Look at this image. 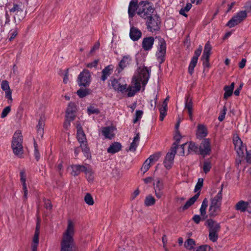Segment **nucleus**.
Masks as SVG:
<instances>
[{
  "mask_svg": "<svg viewBox=\"0 0 251 251\" xmlns=\"http://www.w3.org/2000/svg\"><path fill=\"white\" fill-rule=\"evenodd\" d=\"M20 180L22 183V185L26 184V175L25 174V171L22 170L20 172Z\"/></svg>",
  "mask_w": 251,
  "mask_h": 251,
  "instance_id": "50",
  "label": "nucleus"
},
{
  "mask_svg": "<svg viewBox=\"0 0 251 251\" xmlns=\"http://www.w3.org/2000/svg\"><path fill=\"white\" fill-rule=\"evenodd\" d=\"M201 60L203 61V65L205 68H209L210 64L209 63V58L201 57Z\"/></svg>",
  "mask_w": 251,
  "mask_h": 251,
  "instance_id": "61",
  "label": "nucleus"
},
{
  "mask_svg": "<svg viewBox=\"0 0 251 251\" xmlns=\"http://www.w3.org/2000/svg\"><path fill=\"white\" fill-rule=\"evenodd\" d=\"M39 234L34 233L32 240V243L39 244Z\"/></svg>",
  "mask_w": 251,
  "mask_h": 251,
  "instance_id": "64",
  "label": "nucleus"
},
{
  "mask_svg": "<svg viewBox=\"0 0 251 251\" xmlns=\"http://www.w3.org/2000/svg\"><path fill=\"white\" fill-rule=\"evenodd\" d=\"M143 111L142 110H137L135 113V118L133 120V123H136L141 118L143 115Z\"/></svg>",
  "mask_w": 251,
  "mask_h": 251,
  "instance_id": "54",
  "label": "nucleus"
},
{
  "mask_svg": "<svg viewBox=\"0 0 251 251\" xmlns=\"http://www.w3.org/2000/svg\"><path fill=\"white\" fill-rule=\"evenodd\" d=\"M199 150L201 154L203 155L209 154L211 151V145L209 139L205 138L203 140L200 146Z\"/></svg>",
  "mask_w": 251,
  "mask_h": 251,
  "instance_id": "12",
  "label": "nucleus"
},
{
  "mask_svg": "<svg viewBox=\"0 0 251 251\" xmlns=\"http://www.w3.org/2000/svg\"><path fill=\"white\" fill-rule=\"evenodd\" d=\"M199 195L200 192L198 193L194 196H193L192 198H190L188 201H187L185 205L182 207L183 210H185L188 209L192 205H193L198 199Z\"/></svg>",
  "mask_w": 251,
  "mask_h": 251,
  "instance_id": "36",
  "label": "nucleus"
},
{
  "mask_svg": "<svg viewBox=\"0 0 251 251\" xmlns=\"http://www.w3.org/2000/svg\"><path fill=\"white\" fill-rule=\"evenodd\" d=\"M234 85V82H232L230 86L226 85L224 87V90L225 91V93L224 95V99L226 100L232 95Z\"/></svg>",
  "mask_w": 251,
  "mask_h": 251,
  "instance_id": "32",
  "label": "nucleus"
},
{
  "mask_svg": "<svg viewBox=\"0 0 251 251\" xmlns=\"http://www.w3.org/2000/svg\"><path fill=\"white\" fill-rule=\"evenodd\" d=\"M83 172L85 174V177L87 181L89 183H93L95 180V172L92 168L89 165L86 164Z\"/></svg>",
  "mask_w": 251,
  "mask_h": 251,
  "instance_id": "16",
  "label": "nucleus"
},
{
  "mask_svg": "<svg viewBox=\"0 0 251 251\" xmlns=\"http://www.w3.org/2000/svg\"><path fill=\"white\" fill-rule=\"evenodd\" d=\"M140 139V134L139 133H137L136 134V136L134 137L132 142L131 143L130 147L127 151L134 152L136 150Z\"/></svg>",
  "mask_w": 251,
  "mask_h": 251,
  "instance_id": "30",
  "label": "nucleus"
},
{
  "mask_svg": "<svg viewBox=\"0 0 251 251\" xmlns=\"http://www.w3.org/2000/svg\"><path fill=\"white\" fill-rule=\"evenodd\" d=\"M76 106L75 103L70 102L66 109V112L76 113Z\"/></svg>",
  "mask_w": 251,
  "mask_h": 251,
  "instance_id": "46",
  "label": "nucleus"
},
{
  "mask_svg": "<svg viewBox=\"0 0 251 251\" xmlns=\"http://www.w3.org/2000/svg\"><path fill=\"white\" fill-rule=\"evenodd\" d=\"M153 11L154 9L150 2L148 1H140L139 10L137 11V13L142 18H148L151 16Z\"/></svg>",
  "mask_w": 251,
  "mask_h": 251,
  "instance_id": "6",
  "label": "nucleus"
},
{
  "mask_svg": "<svg viewBox=\"0 0 251 251\" xmlns=\"http://www.w3.org/2000/svg\"><path fill=\"white\" fill-rule=\"evenodd\" d=\"M151 70L144 65L140 66L132 77V80L145 86L150 77Z\"/></svg>",
  "mask_w": 251,
  "mask_h": 251,
  "instance_id": "3",
  "label": "nucleus"
},
{
  "mask_svg": "<svg viewBox=\"0 0 251 251\" xmlns=\"http://www.w3.org/2000/svg\"><path fill=\"white\" fill-rule=\"evenodd\" d=\"M233 141L237 153L239 156H242L244 154V147L242 140L238 136H236L234 137Z\"/></svg>",
  "mask_w": 251,
  "mask_h": 251,
  "instance_id": "14",
  "label": "nucleus"
},
{
  "mask_svg": "<svg viewBox=\"0 0 251 251\" xmlns=\"http://www.w3.org/2000/svg\"><path fill=\"white\" fill-rule=\"evenodd\" d=\"M148 21L147 22V24L148 30L151 32L158 31L160 28V23L158 17L151 16L148 17Z\"/></svg>",
  "mask_w": 251,
  "mask_h": 251,
  "instance_id": "9",
  "label": "nucleus"
},
{
  "mask_svg": "<svg viewBox=\"0 0 251 251\" xmlns=\"http://www.w3.org/2000/svg\"><path fill=\"white\" fill-rule=\"evenodd\" d=\"M141 87V86L140 83L132 80L131 84L128 87L126 86V93H127V96L128 97L134 96L137 92L140 90Z\"/></svg>",
  "mask_w": 251,
  "mask_h": 251,
  "instance_id": "11",
  "label": "nucleus"
},
{
  "mask_svg": "<svg viewBox=\"0 0 251 251\" xmlns=\"http://www.w3.org/2000/svg\"><path fill=\"white\" fill-rule=\"evenodd\" d=\"M208 237L210 240L213 242H215L218 238V232L209 231Z\"/></svg>",
  "mask_w": 251,
  "mask_h": 251,
  "instance_id": "49",
  "label": "nucleus"
},
{
  "mask_svg": "<svg viewBox=\"0 0 251 251\" xmlns=\"http://www.w3.org/2000/svg\"><path fill=\"white\" fill-rule=\"evenodd\" d=\"M45 126V117H41L37 125V134L38 135L42 137L44 134V127Z\"/></svg>",
  "mask_w": 251,
  "mask_h": 251,
  "instance_id": "35",
  "label": "nucleus"
},
{
  "mask_svg": "<svg viewBox=\"0 0 251 251\" xmlns=\"http://www.w3.org/2000/svg\"><path fill=\"white\" fill-rule=\"evenodd\" d=\"M186 147L188 148V151H186V155H188L193 151H196L198 150V147L194 143H187V146H186Z\"/></svg>",
  "mask_w": 251,
  "mask_h": 251,
  "instance_id": "43",
  "label": "nucleus"
},
{
  "mask_svg": "<svg viewBox=\"0 0 251 251\" xmlns=\"http://www.w3.org/2000/svg\"><path fill=\"white\" fill-rule=\"evenodd\" d=\"M76 128L77 138L78 142L80 143V144L86 143L87 142L86 137L79 123L77 124Z\"/></svg>",
  "mask_w": 251,
  "mask_h": 251,
  "instance_id": "25",
  "label": "nucleus"
},
{
  "mask_svg": "<svg viewBox=\"0 0 251 251\" xmlns=\"http://www.w3.org/2000/svg\"><path fill=\"white\" fill-rule=\"evenodd\" d=\"M211 164L208 162H204L203 163V169L205 173L208 172L211 169Z\"/></svg>",
  "mask_w": 251,
  "mask_h": 251,
  "instance_id": "57",
  "label": "nucleus"
},
{
  "mask_svg": "<svg viewBox=\"0 0 251 251\" xmlns=\"http://www.w3.org/2000/svg\"><path fill=\"white\" fill-rule=\"evenodd\" d=\"M156 38L158 40L159 46L158 58L161 63L163 61V58L166 53V43L163 38L160 37H156Z\"/></svg>",
  "mask_w": 251,
  "mask_h": 251,
  "instance_id": "15",
  "label": "nucleus"
},
{
  "mask_svg": "<svg viewBox=\"0 0 251 251\" xmlns=\"http://www.w3.org/2000/svg\"><path fill=\"white\" fill-rule=\"evenodd\" d=\"M122 149V145L118 142H114L107 149V152L110 153L114 154L120 151Z\"/></svg>",
  "mask_w": 251,
  "mask_h": 251,
  "instance_id": "34",
  "label": "nucleus"
},
{
  "mask_svg": "<svg viewBox=\"0 0 251 251\" xmlns=\"http://www.w3.org/2000/svg\"><path fill=\"white\" fill-rule=\"evenodd\" d=\"M193 107L192 98L187 96L185 100V108L188 110L190 119L191 120L193 119Z\"/></svg>",
  "mask_w": 251,
  "mask_h": 251,
  "instance_id": "27",
  "label": "nucleus"
},
{
  "mask_svg": "<svg viewBox=\"0 0 251 251\" xmlns=\"http://www.w3.org/2000/svg\"><path fill=\"white\" fill-rule=\"evenodd\" d=\"M113 126H107L102 128L101 132L106 138L111 139L114 136Z\"/></svg>",
  "mask_w": 251,
  "mask_h": 251,
  "instance_id": "28",
  "label": "nucleus"
},
{
  "mask_svg": "<svg viewBox=\"0 0 251 251\" xmlns=\"http://www.w3.org/2000/svg\"><path fill=\"white\" fill-rule=\"evenodd\" d=\"M1 89L5 92V97L9 101L8 102H12V91L10 89L8 82L7 80H3L1 83Z\"/></svg>",
  "mask_w": 251,
  "mask_h": 251,
  "instance_id": "17",
  "label": "nucleus"
},
{
  "mask_svg": "<svg viewBox=\"0 0 251 251\" xmlns=\"http://www.w3.org/2000/svg\"><path fill=\"white\" fill-rule=\"evenodd\" d=\"M131 58L128 55L124 56L119 63L118 72H121L124 68L130 64Z\"/></svg>",
  "mask_w": 251,
  "mask_h": 251,
  "instance_id": "20",
  "label": "nucleus"
},
{
  "mask_svg": "<svg viewBox=\"0 0 251 251\" xmlns=\"http://www.w3.org/2000/svg\"><path fill=\"white\" fill-rule=\"evenodd\" d=\"M222 185L221 191L214 198L211 199L208 209L210 217H215L218 215L221 211L222 200Z\"/></svg>",
  "mask_w": 251,
  "mask_h": 251,
  "instance_id": "2",
  "label": "nucleus"
},
{
  "mask_svg": "<svg viewBox=\"0 0 251 251\" xmlns=\"http://www.w3.org/2000/svg\"><path fill=\"white\" fill-rule=\"evenodd\" d=\"M201 220H202L201 217L198 215H195L193 217V220L197 224L200 222Z\"/></svg>",
  "mask_w": 251,
  "mask_h": 251,
  "instance_id": "63",
  "label": "nucleus"
},
{
  "mask_svg": "<svg viewBox=\"0 0 251 251\" xmlns=\"http://www.w3.org/2000/svg\"><path fill=\"white\" fill-rule=\"evenodd\" d=\"M75 114L76 113L66 112L65 118L67 119V120L73 121L76 116Z\"/></svg>",
  "mask_w": 251,
  "mask_h": 251,
  "instance_id": "55",
  "label": "nucleus"
},
{
  "mask_svg": "<svg viewBox=\"0 0 251 251\" xmlns=\"http://www.w3.org/2000/svg\"><path fill=\"white\" fill-rule=\"evenodd\" d=\"M75 225L71 219L67 220V227L60 241V251H77L74 240Z\"/></svg>",
  "mask_w": 251,
  "mask_h": 251,
  "instance_id": "1",
  "label": "nucleus"
},
{
  "mask_svg": "<svg viewBox=\"0 0 251 251\" xmlns=\"http://www.w3.org/2000/svg\"><path fill=\"white\" fill-rule=\"evenodd\" d=\"M195 245V241L191 238L188 239L184 243L185 247L189 250L194 249Z\"/></svg>",
  "mask_w": 251,
  "mask_h": 251,
  "instance_id": "42",
  "label": "nucleus"
},
{
  "mask_svg": "<svg viewBox=\"0 0 251 251\" xmlns=\"http://www.w3.org/2000/svg\"><path fill=\"white\" fill-rule=\"evenodd\" d=\"M155 198L151 195L147 196L144 200V204L146 206H151L153 205L155 203Z\"/></svg>",
  "mask_w": 251,
  "mask_h": 251,
  "instance_id": "39",
  "label": "nucleus"
},
{
  "mask_svg": "<svg viewBox=\"0 0 251 251\" xmlns=\"http://www.w3.org/2000/svg\"><path fill=\"white\" fill-rule=\"evenodd\" d=\"M162 241L163 242V247L166 251H168V249L167 248V238L166 235H163L162 237Z\"/></svg>",
  "mask_w": 251,
  "mask_h": 251,
  "instance_id": "60",
  "label": "nucleus"
},
{
  "mask_svg": "<svg viewBox=\"0 0 251 251\" xmlns=\"http://www.w3.org/2000/svg\"><path fill=\"white\" fill-rule=\"evenodd\" d=\"M167 108V102H163L161 107L159 109L160 117L159 119L161 121L164 120L165 116L166 115Z\"/></svg>",
  "mask_w": 251,
  "mask_h": 251,
  "instance_id": "38",
  "label": "nucleus"
},
{
  "mask_svg": "<svg viewBox=\"0 0 251 251\" xmlns=\"http://www.w3.org/2000/svg\"><path fill=\"white\" fill-rule=\"evenodd\" d=\"M247 17L246 10L241 11L233 16L226 24V26L232 28L244 21Z\"/></svg>",
  "mask_w": 251,
  "mask_h": 251,
  "instance_id": "8",
  "label": "nucleus"
},
{
  "mask_svg": "<svg viewBox=\"0 0 251 251\" xmlns=\"http://www.w3.org/2000/svg\"><path fill=\"white\" fill-rule=\"evenodd\" d=\"M10 111H11L10 106H8L6 107L5 108H4L1 113V118H4L5 117H6L7 115H8V114L10 112Z\"/></svg>",
  "mask_w": 251,
  "mask_h": 251,
  "instance_id": "53",
  "label": "nucleus"
},
{
  "mask_svg": "<svg viewBox=\"0 0 251 251\" xmlns=\"http://www.w3.org/2000/svg\"><path fill=\"white\" fill-rule=\"evenodd\" d=\"M18 34V29L15 28L14 30L12 31L9 34V37L8 38V40L9 41H11L13 40L17 35Z\"/></svg>",
  "mask_w": 251,
  "mask_h": 251,
  "instance_id": "56",
  "label": "nucleus"
},
{
  "mask_svg": "<svg viewBox=\"0 0 251 251\" xmlns=\"http://www.w3.org/2000/svg\"><path fill=\"white\" fill-rule=\"evenodd\" d=\"M22 143L23 136L22 132L20 130H17L13 136L11 146L14 153L19 157H21L23 154Z\"/></svg>",
  "mask_w": 251,
  "mask_h": 251,
  "instance_id": "4",
  "label": "nucleus"
},
{
  "mask_svg": "<svg viewBox=\"0 0 251 251\" xmlns=\"http://www.w3.org/2000/svg\"><path fill=\"white\" fill-rule=\"evenodd\" d=\"M207 130L206 126L203 124H199L196 131V136L198 138L202 139L207 135Z\"/></svg>",
  "mask_w": 251,
  "mask_h": 251,
  "instance_id": "22",
  "label": "nucleus"
},
{
  "mask_svg": "<svg viewBox=\"0 0 251 251\" xmlns=\"http://www.w3.org/2000/svg\"><path fill=\"white\" fill-rule=\"evenodd\" d=\"M202 51V46H200L199 49L195 51V55L193 57L197 58L198 59L199 57L201 55Z\"/></svg>",
  "mask_w": 251,
  "mask_h": 251,
  "instance_id": "62",
  "label": "nucleus"
},
{
  "mask_svg": "<svg viewBox=\"0 0 251 251\" xmlns=\"http://www.w3.org/2000/svg\"><path fill=\"white\" fill-rule=\"evenodd\" d=\"M84 201L89 206H92L94 204V200L92 195L89 193H87L84 197Z\"/></svg>",
  "mask_w": 251,
  "mask_h": 251,
  "instance_id": "41",
  "label": "nucleus"
},
{
  "mask_svg": "<svg viewBox=\"0 0 251 251\" xmlns=\"http://www.w3.org/2000/svg\"><path fill=\"white\" fill-rule=\"evenodd\" d=\"M111 84L112 88L118 93H121L122 94H125L126 93V84H121L119 79H116L115 78L112 79Z\"/></svg>",
  "mask_w": 251,
  "mask_h": 251,
  "instance_id": "13",
  "label": "nucleus"
},
{
  "mask_svg": "<svg viewBox=\"0 0 251 251\" xmlns=\"http://www.w3.org/2000/svg\"><path fill=\"white\" fill-rule=\"evenodd\" d=\"M203 178H199L198 179V182H197V183L195 186V192L200 190L201 189V188L202 187V185H203Z\"/></svg>",
  "mask_w": 251,
  "mask_h": 251,
  "instance_id": "52",
  "label": "nucleus"
},
{
  "mask_svg": "<svg viewBox=\"0 0 251 251\" xmlns=\"http://www.w3.org/2000/svg\"><path fill=\"white\" fill-rule=\"evenodd\" d=\"M154 191L155 197L159 199L164 195L163 189L164 187L163 181L159 178H157L156 183H154Z\"/></svg>",
  "mask_w": 251,
  "mask_h": 251,
  "instance_id": "10",
  "label": "nucleus"
},
{
  "mask_svg": "<svg viewBox=\"0 0 251 251\" xmlns=\"http://www.w3.org/2000/svg\"><path fill=\"white\" fill-rule=\"evenodd\" d=\"M80 147L82 148V151L84 152V155L87 158L91 157L89 149L87 147L86 143L80 144Z\"/></svg>",
  "mask_w": 251,
  "mask_h": 251,
  "instance_id": "47",
  "label": "nucleus"
},
{
  "mask_svg": "<svg viewBox=\"0 0 251 251\" xmlns=\"http://www.w3.org/2000/svg\"><path fill=\"white\" fill-rule=\"evenodd\" d=\"M226 110H227V109H226V107L225 106H224L223 107L222 112H221L220 115L218 117V120L220 121L221 122V121H223V120L224 119V118L225 117L226 114Z\"/></svg>",
  "mask_w": 251,
  "mask_h": 251,
  "instance_id": "59",
  "label": "nucleus"
},
{
  "mask_svg": "<svg viewBox=\"0 0 251 251\" xmlns=\"http://www.w3.org/2000/svg\"><path fill=\"white\" fill-rule=\"evenodd\" d=\"M187 146V143H184L181 145L179 148L178 146L177 147V149H178V155L181 156H183L185 155H186V152H185L184 151L185 147Z\"/></svg>",
  "mask_w": 251,
  "mask_h": 251,
  "instance_id": "48",
  "label": "nucleus"
},
{
  "mask_svg": "<svg viewBox=\"0 0 251 251\" xmlns=\"http://www.w3.org/2000/svg\"><path fill=\"white\" fill-rule=\"evenodd\" d=\"M88 112L89 114H98L100 113V111L98 108H95L94 106H90L88 108Z\"/></svg>",
  "mask_w": 251,
  "mask_h": 251,
  "instance_id": "51",
  "label": "nucleus"
},
{
  "mask_svg": "<svg viewBox=\"0 0 251 251\" xmlns=\"http://www.w3.org/2000/svg\"><path fill=\"white\" fill-rule=\"evenodd\" d=\"M211 49L212 47L210 45V42H207V43L205 45L203 52L201 57L209 58Z\"/></svg>",
  "mask_w": 251,
  "mask_h": 251,
  "instance_id": "37",
  "label": "nucleus"
},
{
  "mask_svg": "<svg viewBox=\"0 0 251 251\" xmlns=\"http://www.w3.org/2000/svg\"><path fill=\"white\" fill-rule=\"evenodd\" d=\"M129 35L133 41H137L141 37L142 32L138 28L132 26L130 29Z\"/></svg>",
  "mask_w": 251,
  "mask_h": 251,
  "instance_id": "24",
  "label": "nucleus"
},
{
  "mask_svg": "<svg viewBox=\"0 0 251 251\" xmlns=\"http://www.w3.org/2000/svg\"><path fill=\"white\" fill-rule=\"evenodd\" d=\"M157 159V158L156 156L151 155L144 162L141 168V170L143 172L144 174L146 173L150 169L151 162L153 161H156Z\"/></svg>",
  "mask_w": 251,
  "mask_h": 251,
  "instance_id": "26",
  "label": "nucleus"
},
{
  "mask_svg": "<svg viewBox=\"0 0 251 251\" xmlns=\"http://www.w3.org/2000/svg\"><path fill=\"white\" fill-rule=\"evenodd\" d=\"M208 205V201L206 198H205L202 202L200 208V214L202 218V220H204L207 218V215L206 214V210Z\"/></svg>",
  "mask_w": 251,
  "mask_h": 251,
  "instance_id": "29",
  "label": "nucleus"
},
{
  "mask_svg": "<svg viewBox=\"0 0 251 251\" xmlns=\"http://www.w3.org/2000/svg\"><path fill=\"white\" fill-rule=\"evenodd\" d=\"M154 39L152 37L144 38L142 41V46L145 50H150L153 46Z\"/></svg>",
  "mask_w": 251,
  "mask_h": 251,
  "instance_id": "23",
  "label": "nucleus"
},
{
  "mask_svg": "<svg viewBox=\"0 0 251 251\" xmlns=\"http://www.w3.org/2000/svg\"><path fill=\"white\" fill-rule=\"evenodd\" d=\"M248 201H240L235 205V208L236 210L244 212L248 211Z\"/></svg>",
  "mask_w": 251,
  "mask_h": 251,
  "instance_id": "33",
  "label": "nucleus"
},
{
  "mask_svg": "<svg viewBox=\"0 0 251 251\" xmlns=\"http://www.w3.org/2000/svg\"><path fill=\"white\" fill-rule=\"evenodd\" d=\"M76 94L79 97L82 98L90 94V90L88 89H79L77 91Z\"/></svg>",
  "mask_w": 251,
  "mask_h": 251,
  "instance_id": "45",
  "label": "nucleus"
},
{
  "mask_svg": "<svg viewBox=\"0 0 251 251\" xmlns=\"http://www.w3.org/2000/svg\"><path fill=\"white\" fill-rule=\"evenodd\" d=\"M207 226L209 231L218 232L220 229V225L216 221L209 219L206 221Z\"/></svg>",
  "mask_w": 251,
  "mask_h": 251,
  "instance_id": "18",
  "label": "nucleus"
},
{
  "mask_svg": "<svg viewBox=\"0 0 251 251\" xmlns=\"http://www.w3.org/2000/svg\"><path fill=\"white\" fill-rule=\"evenodd\" d=\"M192 4L190 3H187L184 7L182 8L179 10V14L181 15L184 16L185 17H187L188 15L186 12H188L191 8Z\"/></svg>",
  "mask_w": 251,
  "mask_h": 251,
  "instance_id": "44",
  "label": "nucleus"
},
{
  "mask_svg": "<svg viewBox=\"0 0 251 251\" xmlns=\"http://www.w3.org/2000/svg\"><path fill=\"white\" fill-rule=\"evenodd\" d=\"M28 5L27 1H18L14 4L13 7L10 9L11 12L14 13L19 20L24 19L26 13V8Z\"/></svg>",
  "mask_w": 251,
  "mask_h": 251,
  "instance_id": "5",
  "label": "nucleus"
},
{
  "mask_svg": "<svg viewBox=\"0 0 251 251\" xmlns=\"http://www.w3.org/2000/svg\"><path fill=\"white\" fill-rule=\"evenodd\" d=\"M112 70V69L111 68L110 66H108L102 71V76L101 79L102 81H104L107 79V77L109 76V75L111 74Z\"/></svg>",
  "mask_w": 251,
  "mask_h": 251,
  "instance_id": "40",
  "label": "nucleus"
},
{
  "mask_svg": "<svg viewBox=\"0 0 251 251\" xmlns=\"http://www.w3.org/2000/svg\"><path fill=\"white\" fill-rule=\"evenodd\" d=\"M86 165H72L68 168V169H71V174L76 176H78L81 172H83Z\"/></svg>",
  "mask_w": 251,
  "mask_h": 251,
  "instance_id": "21",
  "label": "nucleus"
},
{
  "mask_svg": "<svg viewBox=\"0 0 251 251\" xmlns=\"http://www.w3.org/2000/svg\"><path fill=\"white\" fill-rule=\"evenodd\" d=\"M173 163V161L166 159L164 161V166L167 170H170L171 168Z\"/></svg>",
  "mask_w": 251,
  "mask_h": 251,
  "instance_id": "58",
  "label": "nucleus"
},
{
  "mask_svg": "<svg viewBox=\"0 0 251 251\" xmlns=\"http://www.w3.org/2000/svg\"><path fill=\"white\" fill-rule=\"evenodd\" d=\"M131 1L128 7V14L130 17H132L135 12L139 10V6L140 5V1Z\"/></svg>",
  "mask_w": 251,
  "mask_h": 251,
  "instance_id": "19",
  "label": "nucleus"
},
{
  "mask_svg": "<svg viewBox=\"0 0 251 251\" xmlns=\"http://www.w3.org/2000/svg\"><path fill=\"white\" fill-rule=\"evenodd\" d=\"M177 147V144H176V143H174L173 144V146L171 147L170 151L169 152H168L166 156V159L171 160L172 161H174L175 155L176 152Z\"/></svg>",
  "mask_w": 251,
  "mask_h": 251,
  "instance_id": "31",
  "label": "nucleus"
},
{
  "mask_svg": "<svg viewBox=\"0 0 251 251\" xmlns=\"http://www.w3.org/2000/svg\"><path fill=\"white\" fill-rule=\"evenodd\" d=\"M92 80L91 73L86 69L83 70L77 77V83L79 86L86 87L89 86Z\"/></svg>",
  "mask_w": 251,
  "mask_h": 251,
  "instance_id": "7",
  "label": "nucleus"
}]
</instances>
